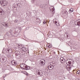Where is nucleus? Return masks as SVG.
<instances>
[{"instance_id":"nucleus-1","label":"nucleus","mask_w":80,"mask_h":80,"mask_svg":"<svg viewBox=\"0 0 80 80\" xmlns=\"http://www.w3.org/2000/svg\"><path fill=\"white\" fill-rule=\"evenodd\" d=\"M66 62L67 65H68L66 66V68L68 70H71V68L73 67V63H74V61L71 59H68L66 61Z\"/></svg>"},{"instance_id":"nucleus-2","label":"nucleus","mask_w":80,"mask_h":80,"mask_svg":"<svg viewBox=\"0 0 80 80\" xmlns=\"http://www.w3.org/2000/svg\"><path fill=\"white\" fill-rule=\"evenodd\" d=\"M45 60L43 59L41 60L39 65L40 66H43V65H45Z\"/></svg>"},{"instance_id":"nucleus-3","label":"nucleus","mask_w":80,"mask_h":80,"mask_svg":"<svg viewBox=\"0 0 80 80\" xmlns=\"http://www.w3.org/2000/svg\"><path fill=\"white\" fill-rule=\"evenodd\" d=\"M37 73L39 75H43V72L40 69H37Z\"/></svg>"},{"instance_id":"nucleus-4","label":"nucleus","mask_w":80,"mask_h":80,"mask_svg":"<svg viewBox=\"0 0 80 80\" xmlns=\"http://www.w3.org/2000/svg\"><path fill=\"white\" fill-rule=\"evenodd\" d=\"M49 10L52 13H55V8L53 6H51L50 7Z\"/></svg>"},{"instance_id":"nucleus-5","label":"nucleus","mask_w":80,"mask_h":80,"mask_svg":"<svg viewBox=\"0 0 80 80\" xmlns=\"http://www.w3.org/2000/svg\"><path fill=\"white\" fill-rule=\"evenodd\" d=\"M11 63L12 64V65L15 66L17 65V61L15 60H12L11 62Z\"/></svg>"},{"instance_id":"nucleus-6","label":"nucleus","mask_w":80,"mask_h":80,"mask_svg":"<svg viewBox=\"0 0 80 80\" xmlns=\"http://www.w3.org/2000/svg\"><path fill=\"white\" fill-rule=\"evenodd\" d=\"M47 5H44L43 4H42L41 5V7L42 8H43L44 9H45L47 8Z\"/></svg>"},{"instance_id":"nucleus-7","label":"nucleus","mask_w":80,"mask_h":80,"mask_svg":"<svg viewBox=\"0 0 80 80\" xmlns=\"http://www.w3.org/2000/svg\"><path fill=\"white\" fill-rule=\"evenodd\" d=\"M26 65H27L26 64L24 63L21 64L20 67L22 68H25V67H26Z\"/></svg>"},{"instance_id":"nucleus-8","label":"nucleus","mask_w":80,"mask_h":80,"mask_svg":"<svg viewBox=\"0 0 80 80\" xmlns=\"http://www.w3.org/2000/svg\"><path fill=\"white\" fill-rule=\"evenodd\" d=\"M1 5H2V6H5L7 4V2L5 0L2 1V3H1Z\"/></svg>"},{"instance_id":"nucleus-9","label":"nucleus","mask_w":80,"mask_h":80,"mask_svg":"<svg viewBox=\"0 0 80 80\" xmlns=\"http://www.w3.org/2000/svg\"><path fill=\"white\" fill-rule=\"evenodd\" d=\"M6 52L7 53H11L13 52L12 51V49H8L6 50Z\"/></svg>"},{"instance_id":"nucleus-10","label":"nucleus","mask_w":80,"mask_h":80,"mask_svg":"<svg viewBox=\"0 0 80 80\" xmlns=\"http://www.w3.org/2000/svg\"><path fill=\"white\" fill-rule=\"evenodd\" d=\"M2 25L4 27H8V24L7 23V22H3L2 23Z\"/></svg>"},{"instance_id":"nucleus-11","label":"nucleus","mask_w":80,"mask_h":80,"mask_svg":"<svg viewBox=\"0 0 80 80\" xmlns=\"http://www.w3.org/2000/svg\"><path fill=\"white\" fill-rule=\"evenodd\" d=\"M48 68L49 70H52V69H53V66L49 65L48 67Z\"/></svg>"},{"instance_id":"nucleus-12","label":"nucleus","mask_w":80,"mask_h":80,"mask_svg":"<svg viewBox=\"0 0 80 80\" xmlns=\"http://www.w3.org/2000/svg\"><path fill=\"white\" fill-rule=\"evenodd\" d=\"M62 58H63L61 57L60 58V61H61L62 63V64H63V63H64L65 62H65V60L64 59H62Z\"/></svg>"},{"instance_id":"nucleus-13","label":"nucleus","mask_w":80,"mask_h":80,"mask_svg":"<svg viewBox=\"0 0 80 80\" xmlns=\"http://www.w3.org/2000/svg\"><path fill=\"white\" fill-rule=\"evenodd\" d=\"M76 25H80V20H79L78 21H76L75 22Z\"/></svg>"},{"instance_id":"nucleus-14","label":"nucleus","mask_w":80,"mask_h":80,"mask_svg":"<svg viewBox=\"0 0 80 80\" xmlns=\"http://www.w3.org/2000/svg\"><path fill=\"white\" fill-rule=\"evenodd\" d=\"M23 69L26 70H30V67L29 66L28 67V66L26 65L25 68H24Z\"/></svg>"},{"instance_id":"nucleus-15","label":"nucleus","mask_w":80,"mask_h":80,"mask_svg":"<svg viewBox=\"0 0 80 80\" xmlns=\"http://www.w3.org/2000/svg\"><path fill=\"white\" fill-rule=\"evenodd\" d=\"M62 14H63V15H67V13H68V12H67V11L65 10L62 12Z\"/></svg>"},{"instance_id":"nucleus-16","label":"nucleus","mask_w":80,"mask_h":80,"mask_svg":"<svg viewBox=\"0 0 80 80\" xmlns=\"http://www.w3.org/2000/svg\"><path fill=\"white\" fill-rule=\"evenodd\" d=\"M4 14V12L2 9H0V15H2Z\"/></svg>"},{"instance_id":"nucleus-17","label":"nucleus","mask_w":80,"mask_h":80,"mask_svg":"<svg viewBox=\"0 0 80 80\" xmlns=\"http://www.w3.org/2000/svg\"><path fill=\"white\" fill-rule=\"evenodd\" d=\"M22 50L24 52H27V48H25V47L22 48Z\"/></svg>"},{"instance_id":"nucleus-18","label":"nucleus","mask_w":80,"mask_h":80,"mask_svg":"<svg viewBox=\"0 0 80 80\" xmlns=\"http://www.w3.org/2000/svg\"><path fill=\"white\" fill-rule=\"evenodd\" d=\"M16 57L17 58H20V54H16Z\"/></svg>"},{"instance_id":"nucleus-19","label":"nucleus","mask_w":80,"mask_h":80,"mask_svg":"<svg viewBox=\"0 0 80 80\" xmlns=\"http://www.w3.org/2000/svg\"><path fill=\"white\" fill-rule=\"evenodd\" d=\"M2 60L3 61V62H5L7 60V58H2Z\"/></svg>"},{"instance_id":"nucleus-20","label":"nucleus","mask_w":80,"mask_h":80,"mask_svg":"<svg viewBox=\"0 0 80 80\" xmlns=\"http://www.w3.org/2000/svg\"><path fill=\"white\" fill-rule=\"evenodd\" d=\"M36 2V0H32L31 1V2L32 3H34L35 5H36V3H35Z\"/></svg>"},{"instance_id":"nucleus-21","label":"nucleus","mask_w":80,"mask_h":80,"mask_svg":"<svg viewBox=\"0 0 80 80\" xmlns=\"http://www.w3.org/2000/svg\"><path fill=\"white\" fill-rule=\"evenodd\" d=\"M54 23H55L56 25H57V26H59L60 23L58 22V24H56V23H57V21H55Z\"/></svg>"},{"instance_id":"nucleus-22","label":"nucleus","mask_w":80,"mask_h":80,"mask_svg":"<svg viewBox=\"0 0 80 80\" xmlns=\"http://www.w3.org/2000/svg\"><path fill=\"white\" fill-rule=\"evenodd\" d=\"M73 12V9L72 8L70 9L69 11V12L70 13V12Z\"/></svg>"},{"instance_id":"nucleus-23","label":"nucleus","mask_w":80,"mask_h":80,"mask_svg":"<svg viewBox=\"0 0 80 80\" xmlns=\"http://www.w3.org/2000/svg\"><path fill=\"white\" fill-rule=\"evenodd\" d=\"M18 48H22V45H18Z\"/></svg>"},{"instance_id":"nucleus-24","label":"nucleus","mask_w":80,"mask_h":80,"mask_svg":"<svg viewBox=\"0 0 80 80\" xmlns=\"http://www.w3.org/2000/svg\"><path fill=\"white\" fill-rule=\"evenodd\" d=\"M59 70L60 72H62L63 71V68L62 67H60L59 68Z\"/></svg>"},{"instance_id":"nucleus-25","label":"nucleus","mask_w":80,"mask_h":80,"mask_svg":"<svg viewBox=\"0 0 80 80\" xmlns=\"http://www.w3.org/2000/svg\"><path fill=\"white\" fill-rule=\"evenodd\" d=\"M77 74H80V70H78L77 72Z\"/></svg>"},{"instance_id":"nucleus-26","label":"nucleus","mask_w":80,"mask_h":80,"mask_svg":"<svg viewBox=\"0 0 80 80\" xmlns=\"http://www.w3.org/2000/svg\"><path fill=\"white\" fill-rule=\"evenodd\" d=\"M43 24H45V23H46V22L45 21H43Z\"/></svg>"},{"instance_id":"nucleus-27","label":"nucleus","mask_w":80,"mask_h":80,"mask_svg":"<svg viewBox=\"0 0 80 80\" xmlns=\"http://www.w3.org/2000/svg\"><path fill=\"white\" fill-rule=\"evenodd\" d=\"M17 6H18L19 7H20V4H19V3L17 4Z\"/></svg>"},{"instance_id":"nucleus-28","label":"nucleus","mask_w":80,"mask_h":80,"mask_svg":"<svg viewBox=\"0 0 80 80\" xmlns=\"http://www.w3.org/2000/svg\"><path fill=\"white\" fill-rule=\"evenodd\" d=\"M48 47L49 48H51V47H52V46H49Z\"/></svg>"},{"instance_id":"nucleus-29","label":"nucleus","mask_w":80,"mask_h":80,"mask_svg":"<svg viewBox=\"0 0 80 80\" xmlns=\"http://www.w3.org/2000/svg\"><path fill=\"white\" fill-rule=\"evenodd\" d=\"M17 21H14V22H15V23H17Z\"/></svg>"},{"instance_id":"nucleus-30","label":"nucleus","mask_w":80,"mask_h":80,"mask_svg":"<svg viewBox=\"0 0 80 80\" xmlns=\"http://www.w3.org/2000/svg\"><path fill=\"white\" fill-rule=\"evenodd\" d=\"M38 18H36V20H38Z\"/></svg>"},{"instance_id":"nucleus-31","label":"nucleus","mask_w":80,"mask_h":80,"mask_svg":"<svg viewBox=\"0 0 80 80\" xmlns=\"http://www.w3.org/2000/svg\"><path fill=\"white\" fill-rule=\"evenodd\" d=\"M75 80H79V79H76Z\"/></svg>"},{"instance_id":"nucleus-32","label":"nucleus","mask_w":80,"mask_h":80,"mask_svg":"<svg viewBox=\"0 0 80 80\" xmlns=\"http://www.w3.org/2000/svg\"><path fill=\"white\" fill-rule=\"evenodd\" d=\"M68 37V35H67V37Z\"/></svg>"},{"instance_id":"nucleus-33","label":"nucleus","mask_w":80,"mask_h":80,"mask_svg":"<svg viewBox=\"0 0 80 80\" xmlns=\"http://www.w3.org/2000/svg\"><path fill=\"white\" fill-rule=\"evenodd\" d=\"M1 28V26L0 25V28Z\"/></svg>"},{"instance_id":"nucleus-34","label":"nucleus","mask_w":80,"mask_h":80,"mask_svg":"<svg viewBox=\"0 0 80 80\" xmlns=\"http://www.w3.org/2000/svg\"><path fill=\"white\" fill-rule=\"evenodd\" d=\"M18 35H15V36H17Z\"/></svg>"},{"instance_id":"nucleus-35","label":"nucleus","mask_w":80,"mask_h":80,"mask_svg":"<svg viewBox=\"0 0 80 80\" xmlns=\"http://www.w3.org/2000/svg\"><path fill=\"white\" fill-rule=\"evenodd\" d=\"M64 78L65 79V77H64Z\"/></svg>"},{"instance_id":"nucleus-36","label":"nucleus","mask_w":80,"mask_h":80,"mask_svg":"<svg viewBox=\"0 0 80 80\" xmlns=\"http://www.w3.org/2000/svg\"><path fill=\"white\" fill-rule=\"evenodd\" d=\"M16 34H17V33H16L15 34V35H16Z\"/></svg>"},{"instance_id":"nucleus-37","label":"nucleus","mask_w":80,"mask_h":80,"mask_svg":"<svg viewBox=\"0 0 80 80\" xmlns=\"http://www.w3.org/2000/svg\"><path fill=\"white\" fill-rule=\"evenodd\" d=\"M54 53H55V52H54Z\"/></svg>"}]
</instances>
